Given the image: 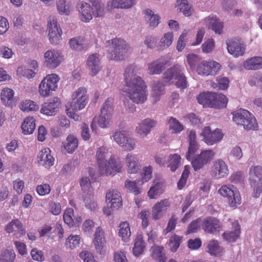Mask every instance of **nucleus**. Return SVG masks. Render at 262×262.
Masks as SVG:
<instances>
[{
    "instance_id": "44",
    "label": "nucleus",
    "mask_w": 262,
    "mask_h": 262,
    "mask_svg": "<svg viewBox=\"0 0 262 262\" xmlns=\"http://www.w3.org/2000/svg\"><path fill=\"white\" fill-rule=\"evenodd\" d=\"M135 4V0H112V8L128 9Z\"/></svg>"
},
{
    "instance_id": "53",
    "label": "nucleus",
    "mask_w": 262,
    "mask_h": 262,
    "mask_svg": "<svg viewBox=\"0 0 262 262\" xmlns=\"http://www.w3.org/2000/svg\"><path fill=\"white\" fill-rule=\"evenodd\" d=\"M80 241V237L79 235H70L66 239V246L69 247L71 249H75L79 247Z\"/></svg>"
},
{
    "instance_id": "57",
    "label": "nucleus",
    "mask_w": 262,
    "mask_h": 262,
    "mask_svg": "<svg viewBox=\"0 0 262 262\" xmlns=\"http://www.w3.org/2000/svg\"><path fill=\"white\" fill-rule=\"evenodd\" d=\"M189 169L190 166L189 165L185 166L181 177L177 184L178 187L179 189H182L185 185L187 179L190 173Z\"/></svg>"
},
{
    "instance_id": "39",
    "label": "nucleus",
    "mask_w": 262,
    "mask_h": 262,
    "mask_svg": "<svg viewBox=\"0 0 262 262\" xmlns=\"http://www.w3.org/2000/svg\"><path fill=\"white\" fill-rule=\"evenodd\" d=\"M145 247V242L143 240V235L139 234L135 240L134 246L133 249V254L135 256H138L144 251Z\"/></svg>"
},
{
    "instance_id": "17",
    "label": "nucleus",
    "mask_w": 262,
    "mask_h": 262,
    "mask_svg": "<svg viewBox=\"0 0 262 262\" xmlns=\"http://www.w3.org/2000/svg\"><path fill=\"white\" fill-rule=\"evenodd\" d=\"M105 199L107 205H110L111 208L118 209L122 206L123 202L120 193L116 190H108L106 193Z\"/></svg>"
},
{
    "instance_id": "52",
    "label": "nucleus",
    "mask_w": 262,
    "mask_h": 262,
    "mask_svg": "<svg viewBox=\"0 0 262 262\" xmlns=\"http://www.w3.org/2000/svg\"><path fill=\"white\" fill-rule=\"evenodd\" d=\"M251 187L253 188L252 196L254 198L259 197L262 192V179L258 181H249Z\"/></svg>"
},
{
    "instance_id": "10",
    "label": "nucleus",
    "mask_w": 262,
    "mask_h": 262,
    "mask_svg": "<svg viewBox=\"0 0 262 262\" xmlns=\"http://www.w3.org/2000/svg\"><path fill=\"white\" fill-rule=\"evenodd\" d=\"M224 135L221 129L216 128L214 130H211L209 126L205 127L201 134L203 141L208 145H212L220 142Z\"/></svg>"
},
{
    "instance_id": "18",
    "label": "nucleus",
    "mask_w": 262,
    "mask_h": 262,
    "mask_svg": "<svg viewBox=\"0 0 262 262\" xmlns=\"http://www.w3.org/2000/svg\"><path fill=\"white\" fill-rule=\"evenodd\" d=\"M212 175L216 179L226 177L229 173L227 165L222 159H219L214 162L211 169Z\"/></svg>"
},
{
    "instance_id": "25",
    "label": "nucleus",
    "mask_w": 262,
    "mask_h": 262,
    "mask_svg": "<svg viewBox=\"0 0 262 262\" xmlns=\"http://www.w3.org/2000/svg\"><path fill=\"white\" fill-rule=\"evenodd\" d=\"M127 171L129 173H136L141 168L138 158L134 155L128 154L125 158Z\"/></svg>"
},
{
    "instance_id": "1",
    "label": "nucleus",
    "mask_w": 262,
    "mask_h": 262,
    "mask_svg": "<svg viewBox=\"0 0 262 262\" xmlns=\"http://www.w3.org/2000/svg\"><path fill=\"white\" fill-rule=\"evenodd\" d=\"M135 67L129 66L125 70L124 73L125 84L122 91L126 94L129 99L124 100V105L126 111L133 113L136 107L133 103H143L146 101L148 96L147 86L140 76H135Z\"/></svg>"
},
{
    "instance_id": "11",
    "label": "nucleus",
    "mask_w": 262,
    "mask_h": 262,
    "mask_svg": "<svg viewBox=\"0 0 262 262\" xmlns=\"http://www.w3.org/2000/svg\"><path fill=\"white\" fill-rule=\"evenodd\" d=\"M73 99L70 106L73 110L79 111L85 107L88 101L86 90L80 88L72 95Z\"/></svg>"
},
{
    "instance_id": "27",
    "label": "nucleus",
    "mask_w": 262,
    "mask_h": 262,
    "mask_svg": "<svg viewBox=\"0 0 262 262\" xmlns=\"http://www.w3.org/2000/svg\"><path fill=\"white\" fill-rule=\"evenodd\" d=\"M221 225L219 221L216 218L207 217L203 222V229L206 232L214 233L219 231Z\"/></svg>"
},
{
    "instance_id": "40",
    "label": "nucleus",
    "mask_w": 262,
    "mask_h": 262,
    "mask_svg": "<svg viewBox=\"0 0 262 262\" xmlns=\"http://www.w3.org/2000/svg\"><path fill=\"white\" fill-rule=\"evenodd\" d=\"M213 93L207 92L200 93L196 98L199 103L204 107H211V103L213 99Z\"/></svg>"
},
{
    "instance_id": "23",
    "label": "nucleus",
    "mask_w": 262,
    "mask_h": 262,
    "mask_svg": "<svg viewBox=\"0 0 262 262\" xmlns=\"http://www.w3.org/2000/svg\"><path fill=\"white\" fill-rule=\"evenodd\" d=\"M105 243L104 232L101 227H98L96 228L93 243L95 245L96 251L100 254H104L105 252L104 249Z\"/></svg>"
},
{
    "instance_id": "61",
    "label": "nucleus",
    "mask_w": 262,
    "mask_h": 262,
    "mask_svg": "<svg viewBox=\"0 0 262 262\" xmlns=\"http://www.w3.org/2000/svg\"><path fill=\"white\" fill-rule=\"evenodd\" d=\"M36 190L40 196H44L49 194L51 190V188L49 184H42L36 186Z\"/></svg>"
},
{
    "instance_id": "14",
    "label": "nucleus",
    "mask_w": 262,
    "mask_h": 262,
    "mask_svg": "<svg viewBox=\"0 0 262 262\" xmlns=\"http://www.w3.org/2000/svg\"><path fill=\"white\" fill-rule=\"evenodd\" d=\"M61 104V101L59 98L54 97L48 101L44 102L41 105L40 113L48 116H54L58 111Z\"/></svg>"
},
{
    "instance_id": "49",
    "label": "nucleus",
    "mask_w": 262,
    "mask_h": 262,
    "mask_svg": "<svg viewBox=\"0 0 262 262\" xmlns=\"http://www.w3.org/2000/svg\"><path fill=\"white\" fill-rule=\"evenodd\" d=\"M152 256L159 262H166V257L164 253V248L162 246H155L152 248Z\"/></svg>"
},
{
    "instance_id": "4",
    "label": "nucleus",
    "mask_w": 262,
    "mask_h": 262,
    "mask_svg": "<svg viewBox=\"0 0 262 262\" xmlns=\"http://www.w3.org/2000/svg\"><path fill=\"white\" fill-rule=\"evenodd\" d=\"M107 48L108 58L115 60L123 59L129 49L124 40L117 38L112 39V43Z\"/></svg>"
},
{
    "instance_id": "33",
    "label": "nucleus",
    "mask_w": 262,
    "mask_h": 262,
    "mask_svg": "<svg viewBox=\"0 0 262 262\" xmlns=\"http://www.w3.org/2000/svg\"><path fill=\"white\" fill-rule=\"evenodd\" d=\"M207 252L210 255L215 257H220L224 252V248L220 246L219 242L216 240L209 241L207 246Z\"/></svg>"
},
{
    "instance_id": "55",
    "label": "nucleus",
    "mask_w": 262,
    "mask_h": 262,
    "mask_svg": "<svg viewBox=\"0 0 262 262\" xmlns=\"http://www.w3.org/2000/svg\"><path fill=\"white\" fill-rule=\"evenodd\" d=\"M74 210L72 208H67L64 212L63 218L64 222L70 227L74 225Z\"/></svg>"
},
{
    "instance_id": "7",
    "label": "nucleus",
    "mask_w": 262,
    "mask_h": 262,
    "mask_svg": "<svg viewBox=\"0 0 262 262\" xmlns=\"http://www.w3.org/2000/svg\"><path fill=\"white\" fill-rule=\"evenodd\" d=\"M221 64L213 60H201L196 67V72L203 76H215L221 69Z\"/></svg>"
},
{
    "instance_id": "35",
    "label": "nucleus",
    "mask_w": 262,
    "mask_h": 262,
    "mask_svg": "<svg viewBox=\"0 0 262 262\" xmlns=\"http://www.w3.org/2000/svg\"><path fill=\"white\" fill-rule=\"evenodd\" d=\"M244 68L248 70H256L262 69V57H253L244 62Z\"/></svg>"
},
{
    "instance_id": "13",
    "label": "nucleus",
    "mask_w": 262,
    "mask_h": 262,
    "mask_svg": "<svg viewBox=\"0 0 262 262\" xmlns=\"http://www.w3.org/2000/svg\"><path fill=\"white\" fill-rule=\"evenodd\" d=\"M215 152L212 150H205L196 155L191 160V164L193 169L197 171L202 168L205 165L210 162L213 158Z\"/></svg>"
},
{
    "instance_id": "45",
    "label": "nucleus",
    "mask_w": 262,
    "mask_h": 262,
    "mask_svg": "<svg viewBox=\"0 0 262 262\" xmlns=\"http://www.w3.org/2000/svg\"><path fill=\"white\" fill-rule=\"evenodd\" d=\"M249 181H258L262 179V166H252L249 170Z\"/></svg>"
},
{
    "instance_id": "43",
    "label": "nucleus",
    "mask_w": 262,
    "mask_h": 262,
    "mask_svg": "<svg viewBox=\"0 0 262 262\" xmlns=\"http://www.w3.org/2000/svg\"><path fill=\"white\" fill-rule=\"evenodd\" d=\"M169 128L172 130V133L178 134L184 129L183 125L176 118L172 117L167 120Z\"/></svg>"
},
{
    "instance_id": "16",
    "label": "nucleus",
    "mask_w": 262,
    "mask_h": 262,
    "mask_svg": "<svg viewBox=\"0 0 262 262\" xmlns=\"http://www.w3.org/2000/svg\"><path fill=\"white\" fill-rule=\"evenodd\" d=\"M44 63L50 69H54L61 63V56L60 53L54 50L47 51L44 54Z\"/></svg>"
},
{
    "instance_id": "3",
    "label": "nucleus",
    "mask_w": 262,
    "mask_h": 262,
    "mask_svg": "<svg viewBox=\"0 0 262 262\" xmlns=\"http://www.w3.org/2000/svg\"><path fill=\"white\" fill-rule=\"evenodd\" d=\"M233 121L246 130H256L258 124L254 116L248 111L239 109L232 113Z\"/></svg>"
},
{
    "instance_id": "36",
    "label": "nucleus",
    "mask_w": 262,
    "mask_h": 262,
    "mask_svg": "<svg viewBox=\"0 0 262 262\" xmlns=\"http://www.w3.org/2000/svg\"><path fill=\"white\" fill-rule=\"evenodd\" d=\"M35 119L33 117H26L21 124L23 133L25 135H30L34 131L36 123Z\"/></svg>"
},
{
    "instance_id": "15",
    "label": "nucleus",
    "mask_w": 262,
    "mask_h": 262,
    "mask_svg": "<svg viewBox=\"0 0 262 262\" xmlns=\"http://www.w3.org/2000/svg\"><path fill=\"white\" fill-rule=\"evenodd\" d=\"M226 45L228 53L234 57L242 56L245 53V45L239 39L234 38L228 40Z\"/></svg>"
},
{
    "instance_id": "58",
    "label": "nucleus",
    "mask_w": 262,
    "mask_h": 262,
    "mask_svg": "<svg viewBox=\"0 0 262 262\" xmlns=\"http://www.w3.org/2000/svg\"><path fill=\"white\" fill-rule=\"evenodd\" d=\"M57 8L59 13L61 15H68L70 13V9L66 4V0H59L57 3Z\"/></svg>"
},
{
    "instance_id": "64",
    "label": "nucleus",
    "mask_w": 262,
    "mask_h": 262,
    "mask_svg": "<svg viewBox=\"0 0 262 262\" xmlns=\"http://www.w3.org/2000/svg\"><path fill=\"white\" fill-rule=\"evenodd\" d=\"M202 242L200 238L190 239L187 242V247L191 250H196L202 246Z\"/></svg>"
},
{
    "instance_id": "31",
    "label": "nucleus",
    "mask_w": 262,
    "mask_h": 262,
    "mask_svg": "<svg viewBox=\"0 0 262 262\" xmlns=\"http://www.w3.org/2000/svg\"><path fill=\"white\" fill-rule=\"evenodd\" d=\"M169 206L167 199H164L156 203L152 208V217L155 220H158L161 216L162 211L166 210Z\"/></svg>"
},
{
    "instance_id": "20",
    "label": "nucleus",
    "mask_w": 262,
    "mask_h": 262,
    "mask_svg": "<svg viewBox=\"0 0 262 262\" xmlns=\"http://www.w3.org/2000/svg\"><path fill=\"white\" fill-rule=\"evenodd\" d=\"M169 60L165 57L159 59L148 64V73L150 75L160 74L165 68Z\"/></svg>"
},
{
    "instance_id": "34",
    "label": "nucleus",
    "mask_w": 262,
    "mask_h": 262,
    "mask_svg": "<svg viewBox=\"0 0 262 262\" xmlns=\"http://www.w3.org/2000/svg\"><path fill=\"white\" fill-rule=\"evenodd\" d=\"M204 21L206 25H208V28L211 29L215 33H222L224 28L223 23L220 21L218 19L209 16L206 18Z\"/></svg>"
},
{
    "instance_id": "12",
    "label": "nucleus",
    "mask_w": 262,
    "mask_h": 262,
    "mask_svg": "<svg viewBox=\"0 0 262 262\" xmlns=\"http://www.w3.org/2000/svg\"><path fill=\"white\" fill-rule=\"evenodd\" d=\"M123 165L120 161H117L114 156H111L109 160L98 173L99 176H115L120 172L122 169Z\"/></svg>"
},
{
    "instance_id": "29",
    "label": "nucleus",
    "mask_w": 262,
    "mask_h": 262,
    "mask_svg": "<svg viewBox=\"0 0 262 262\" xmlns=\"http://www.w3.org/2000/svg\"><path fill=\"white\" fill-rule=\"evenodd\" d=\"M213 99H211V107L221 109L226 107L228 99L227 97L221 93H213Z\"/></svg>"
},
{
    "instance_id": "62",
    "label": "nucleus",
    "mask_w": 262,
    "mask_h": 262,
    "mask_svg": "<svg viewBox=\"0 0 262 262\" xmlns=\"http://www.w3.org/2000/svg\"><path fill=\"white\" fill-rule=\"evenodd\" d=\"M187 61L190 68L194 69L197 64L201 61V59L193 53H190L187 55Z\"/></svg>"
},
{
    "instance_id": "2",
    "label": "nucleus",
    "mask_w": 262,
    "mask_h": 262,
    "mask_svg": "<svg viewBox=\"0 0 262 262\" xmlns=\"http://www.w3.org/2000/svg\"><path fill=\"white\" fill-rule=\"evenodd\" d=\"M184 71V68L182 66L174 64L164 72L162 81L154 83L152 88V97L155 102L159 100L164 87L170 84L173 79L176 80L175 84L178 88L184 90L187 88V81Z\"/></svg>"
},
{
    "instance_id": "54",
    "label": "nucleus",
    "mask_w": 262,
    "mask_h": 262,
    "mask_svg": "<svg viewBox=\"0 0 262 262\" xmlns=\"http://www.w3.org/2000/svg\"><path fill=\"white\" fill-rule=\"evenodd\" d=\"M177 3L179 6L180 11L186 16L191 15L192 9L189 6L187 0H177Z\"/></svg>"
},
{
    "instance_id": "26",
    "label": "nucleus",
    "mask_w": 262,
    "mask_h": 262,
    "mask_svg": "<svg viewBox=\"0 0 262 262\" xmlns=\"http://www.w3.org/2000/svg\"><path fill=\"white\" fill-rule=\"evenodd\" d=\"M156 124V122L150 119H145L142 121L136 128V131L141 137L146 136L150 132V129Z\"/></svg>"
},
{
    "instance_id": "9",
    "label": "nucleus",
    "mask_w": 262,
    "mask_h": 262,
    "mask_svg": "<svg viewBox=\"0 0 262 262\" xmlns=\"http://www.w3.org/2000/svg\"><path fill=\"white\" fill-rule=\"evenodd\" d=\"M113 137L115 142L123 150L131 151L135 148V141L133 138L128 137L126 131H116Z\"/></svg>"
},
{
    "instance_id": "19",
    "label": "nucleus",
    "mask_w": 262,
    "mask_h": 262,
    "mask_svg": "<svg viewBox=\"0 0 262 262\" xmlns=\"http://www.w3.org/2000/svg\"><path fill=\"white\" fill-rule=\"evenodd\" d=\"M37 161L39 165L46 168H49L54 164V158L51 154L49 148H45L41 150L37 156Z\"/></svg>"
},
{
    "instance_id": "38",
    "label": "nucleus",
    "mask_w": 262,
    "mask_h": 262,
    "mask_svg": "<svg viewBox=\"0 0 262 262\" xmlns=\"http://www.w3.org/2000/svg\"><path fill=\"white\" fill-rule=\"evenodd\" d=\"M173 38V34L172 32L165 33L157 46V50L159 51H163L169 47L172 42Z\"/></svg>"
},
{
    "instance_id": "42",
    "label": "nucleus",
    "mask_w": 262,
    "mask_h": 262,
    "mask_svg": "<svg viewBox=\"0 0 262 262\" xmlns=\"http://www.w3.org/2000/svg\"><path fill=\"white\" fill-rule=\"evenodd\" d=\"M14 91L12 89L4 88L1 93V100L5 105H10L14 96Z\"/></svg>"
},
{
    "instance_id": "46",
    "label": "nucleus",
    "mask_w": 262,
    "mask_h": 262,
    "mask_svg": "<svg viewBox=\"0 0 262 262\" xmlns=\"http://www.w3.org/2000/svg\"><path fill=\"white\" fill-rule=\"evenodd\" d=\"M19 108L24 112L36 111L39 110L38 105L31 100L22 101L19 104Z\"/></svg>"
},
{
    "instance_id": "63",
    "label": "nucleus",
    "mask_w": 262,
    "mask_h": 262,
    "mask_svg": "<svg viewBox=\"0 0 262 262\" xmlns=\"http://www.w3.org/2000/svg\"><path fill=\"white\" fill-rule=\"evenodd\" d=\"M149 215L148 210H142L138 215V218L142 220V227L143 229H146L149 225Z\"/></svg>"
},
{
    "instance_id": "56",
    "label": "nucleus",
    "mask_w": 262,
    "mask_h": 262,
    "mask_svg": "<svg viewBox=\"0 0 262 262\" xmlns=\"http://www.w3.org/2000/svg\"><path fill=\"white\" fill-rule=\"evenodd\" d=\"M113 104V99L112 98H108L101 107V112L103 114L105 113L112 116V113L114 110Z\"/></svg>"
},
{
    "instance_id": "48",
    "label": "nucleus",
    "mask_w": 262,
    "mask_h": 262,
    "mask_svg": "<svg viewBox=\"0 0 262 262\" xmlns=\"http://www.w3.org/2000/svg\"><path fill=\"white\" fill-rule=\"evenodd\" d=\"M80 184L84 193H86V195L90 196H93V190L89 178L82 177L80 180Z\"/></svg>"
},
{
    "instance_id": "5",
    "label": "nucleus",
    "mask_w": 262,
    "mask_h": 262,
    "mask_svg": "<svg viewBox=\"0 0 262 262\" xmlns=\"http://www.w3.org/2000/svg\"><path fill=\"white\" fill-rule=\"evenodd\" d=\"M59 76L55 74L47 75L41 81L38 86L39 95L43 97H48L53 91L57 88V83L59 81Z\"/></svg>"
},
{
    "instance_id": "28",
    "label": "nucleus",
    "mask_w": 262,
    "mask_h": 262,
    "mask_svg": "<svg viewBox=\"0 0 262 262\" xmlns=\"http://www.w3.org/2000/svg\"><path fill=\"white\" fill-rule=\"evenodd\" d=\"M232 229L231 231L224 232L223 237L228 242H234L239 237L241 233V228L239 223L235 221L232 223Z\"/></svg>"
},
{
    "instance_id": "37",
    "label": "nucleus",
    "mask_w": 262,
    "mask_h": 262,
    "mask_svg": "<svg viewBox=\"0 0 262 262\" xmlns=\"http://www.w3.org/2000/svg\"><path fill=\"white\" fill-rule=\"evenodd\" d=\"M118 235L122 240L127 242L129 241L131 235L130 228L129 223L126 222H122L119 224Z\"/></svg>"
},
{
    "instance_id": "6",
    "label": "nucleus",
    "mask_w": 262,
    "mask_h": 262,
    "mask_svg": "<svg viewBox=\"0 0 262 262\" xmlns=\"http://www.w3.org/2000/svg\"><path fill=\"white\" fill-rule=\"evenodd\" d=\"M218 193L221 196L228 198L229 205L231 207H236L241 203V195L232 185H223L218 190Z\"/></svg>"
},
{
    "instance_id": "50",
    "label": "nucleus",
    "mask_w": 262,
    "mask_h": 262,
    "mask_svg": "<svg viewBox=\"0 0 262 262\" xmlns=\"http://www.w3.org/2000/svg\"><path fill=\"white\" fill-rule=\"evenodd\" d=\"M145 16L149 20V26L152 28L156 27L160 19V16L157 14H155L150 9H147L144 11Z\"/></svg>"
},
{
    "instance_id": "24",
    "label": "nucleus",
    "mask_w": 262,
    "mask_h": 262,
    "mask_svg": "<svg viewBox=\"0 0 262 262\" xmlns=\"http://www.w3.org/2000/svg\"><path fill=\"white\" fill-rule=\"evenodd\" d=\"M86 65L90 71V74L94 76L99 72L100 69V60L98 54L90 55L87 59Z\"/></svg>"
},
{
    "instance_id": "30",
    "label": "nucleus",
    "mask_w": 262,
    "mask_h": 262,
    "mask_svg": "<svg viewBox=\"0 0 262 262\" xmlns=\"http://www.w3.org/2000/svg\"><path fill=\"white\" fill-rule=\"evenodd\" d=\"M196 133L194 130H190L189 134V146L188 147V152L186 154V159L188 160H190V158L198 150L199 146L196 141Z\"/></svg>"
},
{
    "instance_id": "21",
    "label": "nucleus",
    "mask_w": 262,
    "mask_h": 262,
    "mask_svg": "<svg viewBox=\"0 0 262 262\" xmlns=\"http://www.w3.org/2000/svg\"><path fill=\"white\" fill-rule=\"evenodd\" d=\"M5 230L8 233L15 232V235L17 238L24 235L26 233V229L23 227L22 223L18 219L12 220L5 226Z\"/></svg>"
},
{
    "instance_id": "60",
    "label": "nucleus",
    "mask_w": 262,
    "mask_h": 262,
    "mask_svg": "<svg viewBox=\"0 0 262 262\" xmlns=\"http://www.w3.org/2000/svg\"><path fill=\"white\" fill-rule=\"evenodd\" d=\"M111 117V115L105 113L103 114L101 112L98 120V124L99 127L101 128L106 127L110 123Z\"/></svg>"
},
{
    "instance_id": "8",
    "label": "nucleus",
    "mask_w": 262,
    "mask_h": 262,
    "mask_svg": "<svg viewBox=\"0 0 262 262\" xmlns=\"http://www.w3.org/2000/svg\"><path fill=\"white\" fill-rule=\"evenodd\" d=\"M47 29L51 43L57 44L61 39L62 30L56 18L54 16L49 17Z\"/></svg>"
},
{
    "instance_id": "51",
    "label": "nucleus",
    "mask_w": 262,
    "mask_h": 262,
    "mask_svg": "<svg viewBox=\"0 0 262 262\" xmlns=\"http://www.w3.org/2000/svg\"><path fill=\"white\" fill-rule=\"evenodd\" d=\"M182 239L183 237L182 236H179L176 234H174L170 237L169 246L172 252H175L177 251L180 246Z\"/></svg>"
},
{
    "instance_id": "22",
    "label": "nucleus",
    "mask_w": 262,
    "mask_h": 262,
    "mask_svg": "<svg viewBox=\"0 0 262 262\" xmlns=\"http://www.w3.org/2000/svg\"><path fill=\"white\" fill-rule=\"evenodd\" d=\"M77 9L80 14V19L84 22H89L92 19V8L90 4L83 2H79L77 5Z\"/></svg>"
},
{
    "instance_id": "32",
    "label": "nucleus",
    "mask_w": 262,
    "mask_h": 262,
    "mask_svg": "<svg viewBox=\"0 0 262 262\" xmlns=\"http://www.w3.org/2000/svg\"><path fill=\"white\" fill-rule=\"evenodd\" d=\"M107 149L104 146L100 147L96 154V163L98 167V173L103 168L108 161L106 160Z\"/></svg>"
},
{
    "instance_id": "47",
    "label": "nucleus",
    "mask_w": 262,
    "mask_h": 262,
    "mask_svg": "<svg viewBox=\"0 0 262 262\" xmlns=\"http://www.w3.org/2000/svg\"><path fill=\"white\" fill-rule=\"evenodd\" d=\"M181 159V156L177 154L169 155L167 166L169 167L171 171H175L179 167L180 165Z\"/></svg>"
},
{
    "instance_id": "41",
    "label": "nucleus",
    "mask_w": 262,
    "mask_h": 262,
    "mask_svg": "<svg viewBox=\"0 0 262 262\" xmlns=\"http://www.w3.org/2000/svg\"><path fill=\"white\" fill-rule=\"evenodd\" d=\"M78 141L77 139L73 135H69L67 138V142L64 145L65 149L68 153H73L77 148Z\"/></svg>"
},
{
    "instance_id": "59",
    "label": "nucleus",
    "mask_w": 262,
    "mask_h": 262,
    "mask_svg": "<svg viewBox=\"0 0 262 262\" xmlns=\"http://www.w3.org/2000/svg\"><path fill=\"white\" fill-rule=\"evenodd\" d=\"M15 258V254L11 251L5 250L0 254L1 262H13Z\"/></svg>"
}]
</instances>
